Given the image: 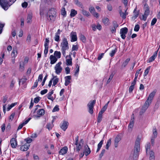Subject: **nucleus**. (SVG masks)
Instances as JSON below:
<instances>
[{
  "label": "nucleus",
  "mask_w": 160,
  "mask_h": 160,
  "mask_svg": "<svg viewBox=\"0 0 160 160\" xmlns=\"http://www.w3.org/2000/svg\"><path fill=\"white\" fill-rule=\"evenodd\" d=\"M0 5L2 8L5 10H7L11 5L5 0H0Z\"/></svg>",
  "instance_id": "obj_6"
},
{
  "label": "nucleus",
  "mask_w": 160,
  "mask_h": 160,
  "mask_svg": "<svg viewBox=\"0 0 160 160\" xmlns=\"http://www.w3.org/2000/svg\"><path fill=\"white\" fill-rule=\"evenodd\" d=\"M84 151L86 156H87L91 153V151L90 148L87 145H86L84 146Z\"/></svg>",
  "instance_id": "obj_9"
},
{
  "label": "nucleus",
  "mask_w": 160,
  "mask_h": 160,
  "mask_svg": "<svg viewBox=\"0 0 160 160\" xmlns=\"http://www.w3.org/2000/svg\"><path fill=\"white\" fill-rule=\"evenodd\" d=\"M58 32H56L54 37L55 40L57 42H59L60 41V37L59 35H58Z\"/></svg>",
  "instance_id": "obj_40"
},
{
  "label": "nucleus",
  "mask_w": 160,
  "mask_h": 160,
  "mask_svg": "<svg viewBox=\"0 0 160 160\" xmlns=\"http://www.w3.org/2000/svg\"><path fill=\"white\" fill-rule=\"evenodd\" d=\"M52 79H53V86H55L58 82L59 78H57V76H53V78Z\"/></svg>",
  "instance_id": "obj_23"
},
{
  "label": "nucleus",
  "mask_w": 160,
  "mask_h": 160,
  "mask_svg": "<svg viewBox=\"0 0 160 160\" xmlns=\"http://www.w3.org/2000/svg\"><path fill=\"white\" fill-rule=\"evenodd\" d=\"M112 138H109L107 141V144L106 146V148L108 150L109 148L111 145V143Z\"/></svg>",
  "instance_id": "obj_29"
},
{
  "label": "nucleus",
  "mask_w": 160,
  "mask_h": 160,
  "mask_svg": "<svg viewBox=\"0 0 160 160\" xmlns=\"http://www.w3.org/2000/svg\"><path fill=\"white\" fill-rule=\"evenodd\" d=\"M77 13V11L74 9H72L71 10L70 16L71 17H74Z\"/></svg>",
  "instance_id": "obj_32"
},
{
  "label": "nucleus",
  "mask_w": 160,
  "mask_h": 160,
  "mask_svg": "<svg viewBox=\"0 0 160 160\" xmlns=\"http://www.w3.org/2000/svg\"><path fill=\"white\" fill-rule=\"evenodd\" d=\"M154 153L152 151L150 152V160H154Z\"/></svg>",
  "instance_id": "obj_31"
},
{
  "label": "nucleus",
  "mask_w": 160,
  "mask_h": 160,
  "mask_svg": "<svg viewBox=\"0 0 160 160\" xmlns=\"http://www.w3.org/2000/svg\"><path fill=\"white\" fill-rule=\"evenodd\" d=\"M117 51V49L115 48L114 50H112L110 53V55L111 57H113Z\"/></svg>",
  "instance_id": "obj_45"
},
{
  "label": "nucleus",
  "mask_w": 160,
  "mask_h": 160,
  "mask_svg": "<svg viewBox=\"0 0 160 160\" xmlns=\"http://www.w3.org/2000/svg\"><path fill=\"white\" fill-rule=\"evenodd\" d=\"M158 132L156 128H154L153 129V136L152 138H156L157 136Z\"/></svg>",
  "instance_id": "obj_35"
},
{
  "label": "nucleus",
  "mask_w": 160,
  "mask_h": 160,
  "mask_svg": "<svg viewBox=\"0 0 160 160\" xmlns=\"http://www.w3.org/2000/svg\"><path fill=\"white\" fill-rule=\"evenodd\" d=\"M103 140H102L98 144V148L96 151V152H97L99 151L100 150V149L102 144L103 143Z\"/></svg>",
  "instance_id": "obj_28"
},
{
  "label": "nucleus",
  "mask_w": 160,
  "mask_h": 160,
  "mask_svg": "<svg viewBox=\"0 0 160 160\" xmlns=\"http://www.w3.org/2000/svg\"><path fill=\"white\" fill-rule=\"evenodd\" d=\"M17 104V102H15L14 103H12L10 105H8V107L7 108V110L9 111L12 108L14 107Z\"/></svg>",
  "instance_id": "obj_39"
},
{
  "label": "nucleus",
  "mask_w": 160,
  "mask_h": 160,
  "mask_svg": "<svg viewBox=\"0 0 160 160\" xmlns=\"http://www.w3.org/2000/svg\"><path fill=\"white\" fill-rule=\"evenodd\" d=\"M65 71L66 73L67 74L69 73L70 72V70L69 68L68 67H66L65 68Z\"/></svg>",
  "instance_id": "obj_64"
},
{
  "label": "nucleus",
  "mask_w": 160,
  "mask_h": 160,
  "mask_svg": "<svg viewBox=\"0 0 160 160\" xmlns=\"http://www.w3.org/2000/svg\"><path fill=\"white\" fill-rule=\"evenodd\" d=\"M136 8L134 9V11H133V13H134V16L133 17L135 18H136L138 17V14H139V13H138V12L136 11Z\"/></svg>",
  "instance_id": "obj_50"
},
{
  "label": "nucleus",
  "mask_w": 160,
  "mask_h": 160,
  "mask_svg": "<svg viewBox=\"0 0 160 160\" xmlns=\"http://www.w3.org/2000/svg\"><path fill=\"white\" fill-rule=\"evenodd\" d=\"M61 50L63 55L65 56L66 55V51L69 48V45L66 38H64L61 44Z\"/></svg>",
  "instance_id": "obj_3"
},
{
  "label": "nucleus",
  "mask_w": 160,
  "mask_h": 160,
  "mask_svg": "<svg viewBox=\"0 0 160 160\" xmlns=\"http://www.w3.org/2000/svg\"><path fill=\"white\" fill-rule=\"evenodd\" d=\"M95 102V100H93L90 101L88 104V106L89 108L88 112L91 114H92L93 113V108Z\"/></svg>",
  "instance_id": "obj_4"
},
{
  "label": "nucleus",
  "mask_w": 160,
  "mask_h": 160,
  "mask_svg": "<svg viewBox=\"0 0 160 160\" xmlns=\"http://www.w3.org/2000/svg\"><path fill=\"white\" fill-rule=\"evenodd\" d=\"M120 16L122 17L123 18L125 19L126 18V15L128 14H126L125 13L123 12H122L121 13H119Z\"/></svg>",
  "instance_id": "obj_51"
},
{
  "label": "nucleus",
  "mask_w": 160,
  "mask_h": 160,
  "mask_svg": "<svg viewBox=\"0 0 160 160\" xmlns=\"http://www.w3.org/2000/svg\"><path fill=\"white\" fill-rule=\"evenodd\" d=\"M56 11L54 8H51L47 12V18L51 22H53L57 16Z\"/></svg>",
  "instance_id": "obj_2"
},
{
  "label": "nucleus",
  "mask_w": 160,
  "mask_h": 160,
  "mask_svg": "<svg viewBox=\"0 0 160 160\" xmlns=\"http://www.w3.org/2000/svg\"><path fill=\"white\" fill-rule=\"evenodd\" d=\"M62 63L61 62H59L54 67V69L55 70V73L57 74H59L62 71V68L61 66Z\"/></svg>",
  "instance_id": "obj_5"
},
{
  "label": "nucleus",
  "mask_w": 160,
  "mask_h": 160,
  "mask_svg": "<svg viewBox=\"0 0 160 160\" xmlns=\"http://www.w3.org/2000/svg\"><path fill=\"white\" fill-rule=\"evenodd\" d=\"M80 39L83 42H84L86 41V38L83 35L81 34L80 36Z\"/></svg>",
  "instance_id": "obj_59"
},
{
  "label": "nucleus",
  "mask_w": 160,
  "mask_h": 160,
  "mask_svg": "<svg viewBox=\"0 0 160 160\" xmlns=\"http://www.w3.org/2000/svg\"><path fill=\"white\" fill-rule=\"evenodd\" d=\"M102 21L103 23L106 26H108L109 25V21L108 18H104L102 19Z\"/></svg>",
  "instance_id": "obj_27"
},
{
  "label": "nucleus",
  "mask_w": 160,
  "mask_h": 160,
  "mask_svg": "<svg viewBox=\"0 0 160 160\" xmlns=\"http://www.w3.org/2000/svg\"><path fill=\"white\" fill-rule=\"evenodd\" d=\"M30 144L28 143H26L24 145L20 147V150L22 151H27L29 148Z\"/></svg>",
  "instance_id": "obj_10"
},
{
  "label": "nucleus",
  "mask_w": 160,
  "mask_h": 160,
  "mask_svg": "<svg viewBox=\"0 0 160 160\" xmlns=\"http://www.w3.org/2000/svg\"><path fill=\"white\" fill-rule=\"evenodd\" d=\"M76 68L77 69L75 70L74 72V75L77 77L78 76V75L79 71V66L78 64H77Z\"/></svg>",
  "instance_id": "obj_37"
},
{
  "label": "nucleus",
  "mask_w": 160,
  "mask_h": 160,
  "mask_svg": "<svg viewBox=\"0 0 160 160\" xmlns=\"http://www.w3.org/2000/svg\"><path fill=\"white\" fill-rule=\"evenodd\" d=\"M140 150V148L137 149L136 148H134V152L133 155V160H137L139 156V152Z\"/></svg>",
  "instance_id": "obj_8"
},
{
  "label": "nucleus",
  "mask_w": 160,
  "mask_h": 160,
  "mask_svg": "<svg viewBox=\"0 0 160 160\" xmlns=\"http://www.w3.org/2000/svg\"><path fill=\"white\" fill-rule=\"evenodd\" d=\"M61 14L64 17L66 16V12L65 11V8L63 7L62 8L61 10Z\"/></svg>",
  "instance_id": "obj_42"
},
{
  "label": "nucleus",
  "mask_w": 160,
  "mask_h": 160,
  "mask_svg": "<svg viewBox=\"0 0 160 160\" xmlns=\"http://www.w3.org/2000/svg\"><path fill=\"white\" fill-rule=\"evenodd\" d=\"M78 49V47L77 45H73L72 48V51H77Z\"/></svg>",
  "instance_id": "obj_54"
},
{
  "label": "nucleus",
  "mask_w": 160,
  "mask_h": 160,
  "mask_svg": "<svg viewBox=\"0 0 160 160\" xmlns=\"http://www.w3.org/2000/svg\"><path fill=\"white\" fill-rule=\"evenodd\" d=\"M10 144L12 147L13 148H15L17 145L16 141L14 138L11 139L10 141Z\"/></svg>",
  "instance_id": "obj_17"
},
{
  "label": "nucleus",
  "mask_w": 160,
  "mask_h": 160,
  "mask_svg": "<svg viewBox=\"0 0 160 160\" xmlns=\"http://www.w3.org/2000/svg\"><path fill=\"white\" fill-rule=\"evenodd\" d=\"M54 55L56 58H61V53L60 51H56L54 52Z\"/></svg>",
  "instance_id": "obj_25"
},
{
  "label": "nucleus",
  "mask_w": 160,
  "mask_h": 160,
  "mask_svg": "<svg viewBox=\"0 0 160 160\" xmlns=\"http://www.w3.org/2000/svg\"><path fill=\"white\" fill-rule=\"evenodd\" d=\"M68 151V148L67 147H64L62 148L59 151V154L63 155L66 154Z\"/></svg>",
  "instance_id": "obj_21"
},
{
  "label": "nucleus",
  "mask_w": 160,
  "mask_h": 160,
  "mask_svg": "<svg viewBox=\"0 0 160 160\" xmlns=\"http://www.w3.org/2000/svg\"><path fill=\"white\" fill-rule=\"evenodd\" d=\"M53 126V124H51L50 123H48L47 125V128L49 130L52 129Z\"/></svg>",
  "instance_id": "obj_47"
},
{
  "label": "nucleus",
  "mask_w": 160,
  "mask_h": 160,
  "mask_svg": "<svg viewBox=\"0 0 160 160\" xmlns=\"http://www.w3.org/2000/svg\"><path fill=\"white\" fill-rule=\"evenodd\" d=\"M128 32V29L126 27L122 28L120 32V33L121 35V38L124 39L126 38V34Z\"/></svg>",
  "instance_id": "obj_7"
},
{
  "label": "nucleus",
  "mask_w": 160,
  "mask_h": 160,
  "mask_svg": "<svg viewBox=\"0 0 160 160\" xmlns=\"http://www.w3.org/2000/svg\"><path fill=\"white\" fill-rule=\"evenodd\" d=\"M112 24L113 25V28H117L118 27V25L116 21H113L112 22Z\"/></svg>",
  "instance_id": "obj_57"
},
{
  "label": "nucleus",
  "mask_w": 160,
  "mask_h": 160,
  "mask_svg": "<svg viewBox=\"0 0 160 160\" xmlns=\"http://www.w3.org/2000/svg\"><path fill=\"white\" fill-rule=\"evenodd\" d=\"M45 113L44 110L43 109H41L38 111V114L40 115H42Z\"/></svg>",
  "instance_id": "obj_43"
},
{
  "label": "nucleus",
  "mask_w": 160,
  "mask_h": 160,
  "mask_svg": "<svg viewBox=\"0 0 160 160\" xmlns=\"http://www.w3.org/2000/svg\"><path fill=\"white\" fill-rule=\"evenodd\" d=\"M38 84V82L37 80H36L35 82H34V85L32 86L31 88L32 89H34L35 88H36Z\"/></svg>",
  "instance_id": "obj_61"
},
{
  "label": "nucleus",
  "mask_w": 160,
  "mask_h": 160,
  "mask_svg": "<svg viewBox=\"0 0 160 160\" xmlns=\"http://www.w3.org/2000/svg\"><path fill=\"white\" fill-rule=\"evenodd\" d=\"M102 114L99 113L98 118L97 122L98 123L100 122L102 120Z\"/></svg>",
  "instance_id": "obj_44"
},
{
  "label": "nucleus",
  "mask_w": 160,
  "mask_h": 160,
  "mask_svg": "<svg viewBox=\"0 0 160 160\" xmlns=\"http://www.w3.org/2000/svg\"><path fill=\"white\" fill-rule=\"evenodd\" d=\"M76 151L78 152L80 149L82 148V146L81 145V144L79 143L78 144V145H76Z\"/></svg>",
  "instance_id": "obj_49"
},
{
  "label": "nucleus",
  "mask_w": 160,
  "mask_h": 160,
  "mask_svg": "<svg viewBox=\"0 0 160 160\" xmlns=\"http://www.w3.org/2000/svg\"><path fill=\"white\" fill-rule=\"evenodd\" d=\"M89 11L92 14V13L95 12V9L94 7H91L89 8Z\"/></svg>",
  "instance_id": "obj_56"
},
{
  "label": "nucleus",
  "mask_w": 160,
  "mask_h": 160,
  "mask_svg": "<svg viewBox=\"0 0 160 160\" xmlns=\"http://www.w3.org/2000/svg\"><path fill=\"white\" fill-rule=\"evenodd\" d=\"M71 42H75L77 40V38L76 32H72L71 33Z\"/></svg>",
  "instance_id": "obj_12"
},
{
  "label": "nucleus",
  "mask_w": 160,
  "mask_h": 160,
  "mask_svg": "<svg viewBox=\"0 0 160 160\" xmlns=\"http://www.w3.org/2000/svg\"><path fill=\"white\" fill-rule=\"evenodd\" d=\"M68 125V122L66 121H64L60 126L61 128L63 131H65L67 128Z\"/></svg>",
  "instance_id": "obj_11"
},
{
  "label": "nucleus",
  "mask_w": 160,
  "mask_h": 160,
  "mask_svg": "<svg viewBox=\"0 0 160 160\" xmlns=\"http://www.w3.org/2000/svg\"><path fill=\"white\" fill-rule=\"evenodd\" d=\"M130 58H128L127 59L122 63L121 67L122 68H124L126 67L127 65L128 64L129 61H130Z\"/></svg>",
  "instance_id": "obj_26"
},
{
  "label": "nucleus",
  "mask_w": 160,
  "mask_h": 160,
  "mask_svg": "<svg viewBox=\"0 0 160 160\" xmlns=\"http://www.w3.org/2000/svg\"><path fill=\"white\" fill-rule=\"evenodd\" d=\"M121 140V138L120 136V135H117L115 138L114 140V145L115 148L118 147V143Z\"/></svg>",
  "instance_id": "obj_18"
},
{
  "label": "nucleus",
  "mask_w": 160,
  "mask_h": 160,
  "mask_svg": "<svg viewBox=\"0 0 160 160\" xmlns=\"http://www.w3.org/2000/svg\"><path fill=\"white\" fill-rule=\"evenodd\" d=\"M49 43V38H46L45 39V42L44 44V47H48V44Z\"/></svg>",
  "instance_id": "obj_55"
},
{
  "label": "nucleus",
  "mask_w": 160,
  "mask_h": 160,
  "mask_svg": "<svg viewBox=\"0 0 160 160\" xmlns=\"http://www.w3.org/2000/svg\"><path fill=\"white\" fill-rule=\"evenodd\" d=\"M150 69V67H148L147 69L145 70L144 73V76H147V75L148 74V72Z\"/></svg>",
  "instance_id": "obj_58"
},
{
  "label": "nucleus",
  "mask_w": 160,
  "mask_h": 160,
  "mask_svg": "<svg viewBox=\"0 0 160 160\" xmlns=\"http://www.w3.org/2000/svg\"><path fill=\"white\" fill-rule=\"evenodd\" d=\"M27 80V79L25 77H24L22 78L21 79L19 82V84H20V83L21 82L22 84H23L24 83H25Z\"/></svg>",
  "instance_id": "obj_38"
},
{
  "label": "nucleus",
  "mask_w": 160,
  "mask_h": 160,
  "mask_svg": "<svg viewBox=\"0 0 160 160\" xmlns=\"http://www.w3.org/2000/svg\"><path fill=\"white\" fill-rule=\"evenodd\" d=\"M134 123V118H131L128 126V129L129 131H131L133 127Z\"/></svg>",
  "instance_id": "obj_16"
},
{
  "label": "nucleus",
  "mask_w": 160,
  "mask_h": 160,
  "mask_svg": "<svg viewBox=\"0 0 160 160\" xmlns=\"http://www.w3.org/2000/svg\"><path fill=\"white\" fill-rule=\"evenodd\" d=\"M32 18V14H28L27 18V22L29 23L31 21V20Z\"/></svg>",
  "instance_id": "obj_46"
},
{
  "label": "nucleus",
  "mask_w": 160,
  "mask_h": 160,
  "mask_svg": "<svg viewBox=\"0 0 160 160\" xmlns=\"http://www.w3.org/2000/svg\"><path fill=\"white\" fill-rule=\"evenodd\" d=\"M59 106L58 105H56L53 108L52 112H57L59 111Z\"/></svg>",
  "instance_id": "obj_53"
},
{
  "label": "nucleus",
  "mask_w": 160,
  "mask_h": 160,
  "mask_svg": "<svg viewBox=\"0 0 160 160\" xmlns=\"http://www.w3.org/2000/svg\"><path fill=\"white\" fill-rule=\"evenodd\" d=\"M155 93L156 92L153 91L150 94L148 99L145 102L144 105L142 106L141 110L140 112L139 113L140 115H142L145 112L149 106L150 104L151 103Z\"/></svg>",
  "instance_id": "obj_1"
},
{
  "label": "nucleus",
  "mask_w": 160,
  "mask_h": 160,
  "mask_svg": "<svg viewBox=\"0 0 160 160\" xmlns=\"http://www.w3.org/2000/svg\"><path fill=\"white\" fill-rule=\"evenodd\" d=\"M109 102L108 101L104 106L101 109L100 111L99 112V113H100L101 114H102L107 109L108 104L109 103Z\"/></svg>",
  "instance_id": "obj_24"
},
{
  "label": "nucleus",
  "mask_w": 160,
  "mask_h": 160,
  "mask_svg": "<svg viewBox=\"0 0 160 160\" xmlns=\"http://www.w3.org/2000/svg\"><path fill=\"white\" fill-rule=\"evenodd\" d=\"M158 52V50L157 51H156L154 52L153 55L149 58V59L148 61V62H152L155 60V58H156V57L157 56Z\"/></svg>",
  "instance_id": "obj_13"
},
{
  "label": "nucleus",
  "mask_w": 160,
  "mask_h": 160,
  "mask_svg": "<svg viewBox=\"0 0 160 160\" xmlns=\"http://www.w3.org/2000/svg\"><path fill=\"white\" fill-rule=\"evenodd\" d=\"M68 57L69 58L66 59V64L67 66H72V58L70 55L66 57V58Z\"/></svg>",
  "instance_id": "obj_14"
},
{
  "label": "nucleus",
  "mask_w": 160,
  "mask_h": 160,
  "mask_svg": "<svg viewBox=\"0 0 160 160\" xmlns=\"http://www.w3.org/2000/svg\"><path fill=\"white\" fill-rule=\"evenodd\" d=\"M151 145L150 143H149L147 144L145 146L146 153L147 154L148 152H149L150 150Z\"/></svg>",
  "instance_id": "obj_41"
},
{
  "label": "nucleus",
  "mask_w": 160,
  "mask_h": 160,
  "mask_svg": "<svg viewBox=\"0 0 160 160\" xmlns=\"http://www.w3.org/2000/svg\"><path fill=\"white\" fill-rule=\"evenodd\" d=\"M8 98V97L7 95H5L3 96L2 102L4 103H5L6 102Z\"/></svg>",
  "instance_id": "obj_62"
},
{
  "label": "nucleus",
  "mask_w": 160,
  "mask_h": 160,
  "mask_svg": "<svg viewBox=\"0 0 160 160\" xmlns=\"http://www.w3.org/2000/svg\"><path fill=\"white\" fill-rule=\"evenodd\" d=\"M65 85L67 86L70 83V80L71 79V76H66L65 77Z\"/></svg>",
  "instance_id": "obj_15"
},
{
  "label": "nucleus",
  "mask_w": 160,
  "mask_h": 160,
  "mask_svg": "<svg viewBox=\"0 0 160 160\" xmlns=\"http://www.w3.org/2000/svg\"><path fill=\"white\" fill-rule=\"evenodd\" d=\"M140 28V27L139 25L137 24L135 25L134 28V31L136 32H138Z\"/></svg>",
  "instance_id": "obj_60"
},
{
  "label": "nucleus",
  "mask_w": 160,
  "mask_h": 160,
  "mask_svg": "<svg viewBox=\"0 0 160 160\" xmlns=\"http://www.w3.org/2000/svg\"><path fill=\"white\" fill-rule=\"evenodd\" d=\"M82 14L87 17H88L90 16V14L88 11L84 10L83 9H82Z\"/></svg>",
  "instance_id": "obj_36"
},
{
  "label": "nucleus",
  "mask_w": 160,
  "mask_h": 160,
  "mask_svg": "<svg viewBox=\"0 0 160 160\" xmlns=\"http://www.w3.org/2000/svg\"><path fill=\"white\" fill-rule=\"evenodd\" d=\"M50 63L51 64H54L57 60V58L53 55H51L50 57Z\"/></svg>",
  "instance_id": "obj_19"
},
{
  "label": "nucleus",
  "mask_w": 160,
  "mask_h": 160,
  "mask_svg": "<svg viewBox=\"0 0 160 160\" xmlns=\"http://www.w3.org/2000/svg\"><path fill=\"white\" fill-rule=\"evenodd\" d=\"M157 21V19H156V18H154L153 19L151 22V26L154 25L156 23Z\"/></svg>",
  "instance_id": "obj_63"
},
{
  "label": "nucleus",
  "mask_w": 160,
  "mask_h": 160,
  "mask_svg": "<svg viewBox=\"0 0 160 160\" xmlns=\"http://www.w3.org/2000/svg\"><path fill=\"white\" fill-rule=\"evenodd\" d=\"M75 2L76 5L81 7L82 9H84V7H83L82 3L78 0H75Z\"/></svg>",
  "instance_id": "obj_34"
},
{
  "label": "nucleus",
  "mask_w": 160,
  "mask_h": 160,
  "mask_svg": "<svg viewBox=\"0 0 160 160\" xmlns=\"http://www.w3.org/2000/svg\"><path fill=\"white\" fill-rule=\"evenodd\" d=\"M140 139L138 138L136 140L134 148H136L137 149L140 148Z\"/></svg>",
  "instance_id": "obj_22"
},
{
  "label": "nucleus",
  "mask_w": 160,
  "mask_h": 160,
  "mask_svg": "<svg viewBox=\"0 0 160 160\" xmlns=\"http://www.w3.org/2000/svg\"><path fill=\"white\" fill-rule=\"evenodd\" d=\"M105 152V149H103L102 150L101 153L99 154V157L100 158L99 160H100L102 157L103 156L104 153Z\"/></svg>",
  "instance_id": "obj_52"
},
{
  "label": "nucleus",
  "mask_w": 160,
  "mask_h": 160,
  "mask_svg": "<svg viewBox=\"0 0 160 160\" xmlns=\"http://www.w3.org/2000/svg\"><path fill=\"white\" fill-rule=\"evenodd\" d=\"M148 5L146 4H145L144 5V6L146 7V9H145V12H144V14L148 16V15L150 13V11L149 10V7L147 6Z\"/></svg>",
  "instance_id": "obj_30"
},
{
  "label": "nucleus",
  "mask_w": 160,
  "mask_h": 160,
  "mask_svg": "<svg viewBox=\"0 0 160 160\" xmlns=\"http://www.w3.org/2000/svg\"><path fill=\"white\" fill-rule=\"evenodd\" d=\"M45 10V7L43 6H42V5L41 4L40 8V14L41 17L43 16Z\"/></svg>",
  "instance_id": "obj_20"
},
{
  "label": "nucleus",
  "mask_w": 160,
  "mask_h": 160,
  "mask_svg": "<svg viewBox=\"0 0 160 160\" xmlns=\"http://www.w3.org/2000/svg\"><path fill=\"white\" fill-rule=\"evenodd\" d=\"M114 75V74L113 72H112L111 74L110 75L109 78L108 79L107 81V83H108L110 82L111 81V80L112 79V78L113 76Z\"/></svg>",
  "instance_id": "obj_48"
},
{
  "label": "nucleus",
  "mask_w": 160,
  "mask_h": 160,
  "mask_svg": "<svg viewBox=\"0 0 160 160\" xmlns=\"http://www.w3.org/2000/svg\"><path fill=\"white\" fill-rule=\"evenodd\" d=\"M17 54V51L16 48L13 49L12 53H11V56L12 57H16Z\"/></svg>",
  "instance_id": "obj_33"
}]
</instances>
